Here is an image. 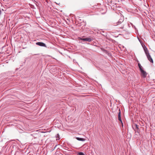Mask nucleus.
Returning a JSON list of instances; mask_svg holds the SVG:
<instances>
[{"label":"nucleus","mask_w":155,"mask_h":155,"mask_svg":"<svg viewBox=\"0 0 155 155\" xmlns=\"http://www.w3.org/2000/svg\"><path fill=\"white\" fill-rule=\"evenodd\" d=\"M120 18L117 22L114 23V25L117 26L118 25V28L123 29L124 28V24L123 22L124 20V17L121 15L119 16Z\"/></svg>","instance_id":"nucleus-1"},{"label":"nucleus","mask_w":155,"mask_h":155,"mask_svg":"<svg viewBox=\"0 0 155 155\" xmlns=\"http://www.w3.org/2000/svg\"><path fill=\"white\" fill-rule=\"evenodd\" d=\"M144 51L145 53L147 55V58L148 60L151 63H153V61L150 55L149 52L147 50H146L145 49H144Z\"/></svg>","instance_id":"nucleus-2"},{"label":"nucleus","mask_w":155,"mask_h":155,"mask_svg":"<svg viewBox=\"0 0 155 155\" xmlns=\"http://www.w3.org/2000/svg\"><path fill=\"white\" fill-rule=\"evenodd\" d=\"M141 70L140 71L141 73V75L143 78L146 77L147 75V73L143 69Z\"/></svg>","instance_id":"nucleus-3"},{"label":"nucleus","mask_w":155,"mask_h":155,"mask_svg":"<svg viewBox=\"0 0 155 155\" xmlns=\"http://www.w3.org/2000/svg\"><path fill=\"white\" fill-rule=\"evenodd\" d=\"M36 45H37L40 46L45 47H46L45 44L43 42H38L36 43Z\"/></svg>","instance_id":"nucleus-4"},{"label":"nucleus","mask_w":155,"mask_h":155,"mask_svg":"<svg viewBox=\"0 0 155 155\" xmlns=\"http://www.w3.org/2000/svg\"><path fill=\"white\" fill-rule=\"evenodd\" d=\"M83 40L84 41H86L90 42L92 40V39L91 38L89 37L86 38H84V39Z\"/></svg>","instance_id":"nucleus-5"},{"label":"nucleus","mask_w":155,"mask_h":155,"mask_svg":"<svg viewBox=\"0 0 155 155\" xmlns=\"http://www.w3.org/2000/svg\"><path fill=\"white\" fill-rule=\"evenodd\" d=\"M119 112H118V120L119 121H120V122H121V112L120 109H119Z\"/></svg>","instance_id":"nucleus-6"},{"label":"nucleus","mask_w":155,"mask_h":155,"mask_svg":"<svg viewBox=\"0 0 155 155\" xmlns=\"http://www.w3.org/2000/svg\"><path fill=\"white\" fill-rule=\"evenodd\" d=\"M76 139L78 140L81 141H84L85 140L84 138L78 137H76Z\"/></svg>","instance_id":"nucleus-7"},{"label":"nucleus","mask_w":155,"mask_h":155,"mask_svg":"<svg viewBox=\"0 0 155 155\" xmlns=\"http://www.w3.org/2000/svg\"><path fill=\"white\" fill-rule=\"evenodd\" d=\"M138 65L140 68V71L141 70V69H143L142 68V67L140 64L138 63Z\"/></svg>","instance_id":"nucleus-8"},{"label":"nucleus","mask_w":155,"mask_h":155,"mask_svg":"<svg viewBox=\"0 0 155 155\" xmlns=\"http://www.w3.org/2000/svg\"><path fill=\"white\" fill-rule=\"evenodd\" d=\"M78 155H85L82 152H79L78 153Z\"/></svg>","instance_id":"nucleus-9"},{"label":"nucleus","mask_w":155,"mask_h":155,"mask_svg":"<svg viewBox=\"0 0 155 155\" xmlns=\"http://www.w3.org/2000/svg\"><path fill=\"white\" fill-rule=\"evenodd\" d=\"M84 39V38H80V37H79V40H82L83 41V40Z\"/></svg>","instance_id":"nucleus-10"},{"label":"nucleus","mask_w":155,"mask_h":155,"mask_svg":"<svg viewBox=\"0 0 155 155\" xmlns=\"http://www.w3.org/2000/svg\"><path fill=\"white\" fill-rule=\"evenodd\" d=\"M135 126H136V128L137 129H138V126L137 125V124H135Z\"/></svg>","instance_id":"nucleus-11"},{"label":"nucleus","mask_w":155,"mask_h":155,"mask_svg":"<svg viewBox=\"0 0 155 155\" xmlns=\"http://www.w3.org/2000/svg\"><path fill=\"white\" fill-rule=\"evenodd\" d=\"M121 124V125H122V127L123 126V123L122 122V120H121V122H120Z\"/></svg>","instance_id":"nucleus-12"},{"label":"nucleus","mask_w":155,"mask_h":155,"mask_svg":"<svg viewBox=\"0 0 155 155\" xmlns=\"http://www.w3.org/2000/svg\"><path fill=\"white\" fill-rule=\"evenodd\" d=\"M59 136L58 134L57 135V137H59Z\"/></svg>","instance_id":"nucleus-13"}]
</instances>
